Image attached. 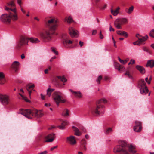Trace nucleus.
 <instances>
[{"mask_svg":"<svg viewBox=\"0 0 154 154\" xmlns=\"http://www.w3.org/2000/svg\"><path fill=\"white\" fill-rule=\"evenodd\" d=\"M70 35L72 37H76L78 35V31L72 27H70L69 29Z\"/></svg>","mask_w":154,"mask_h":154,"instance_id":"14","label":"nucleus"},{"mask_svg":"<svg viewBox=\"0 0 154 154\" xmlns=\"http://www.w3.org/2000/svg\"><path fill=\"white\" fill-rule=\"evenodd\" d=\"M72 43V41L70 40L67 39L63 41V43L66 47L67 48H70L72 47L70 45Z\"/></svg>","mask_w":154,"mask_h":154,"instance_id":"18","label":"nucleus"},{"mask_svg":"<svg viewBox=\"0 0 154 154\" xmlns=\"http://www.w3.org/2000/svg\"><path fill=\"white\" fill-rule=\"evenodd\" d=\"M0 101L3 105H8L10 101V98L9 96L6 94H0Z\"/></svg>","mask_w":154,"mask_h":154,"instance_id":"7","label":"nucleus"},{"mask_svg":"<svg viewBox=\"0 0 154 154\" xmlns=\"http://www.w3.org/2000/svg\"><path fill=\"white\" fill-rule=\"evenodd\" d=\"M80 129L82 130L84 132H86V130L85 128L83 126H81L80 128Z\"/></svg>","mask_w":154,"mask_h":154,"instance_id":"48","label":"nucleus"},{"mask_svg":"<svg viewBox=\"0 0 154 154\" xmlns=\"http://www.w3.org/2000/svg\"><path fill=\"white\" fill-rule=\"evenodd\" d=\"M53 97L57 105H58L60 103H64L66 101V100L62 99L61 96L56 92L53 94Z\"/></svg>","mask_w":154,"mask_h":154,"instance_id":"9","label":"nucleus"},{"mask_svg":"<svg viewBox=\"0 0 154 154\" xmlns=\"http://www.w3.org/2000/svg\"><path fill=\"white\" fill-rule=\"evenodd\" d=\"M112 131V128H109L106 130L105 133L106 134H108Z\"/></svg>","mask_w":154,"mask_h":154,"instance_id":"35","label":"nucleus"},{"mask_svg":"<svg viewBox=\"0 0 154 154\" xmlns=\"http://www.w3.org/2000/svg\"><path fill=\"white\" fill-rule=\"evenodd\" d=\"M57 77L63 82H65L67 81V79L63 76H57Z\"/></svg>","mask_w":154,"mask_h":154,"instance_id":"30","label":"nucleus"},{"mask_svg":"<svg viewBox=\"0 0 154 154\" xmlns=\"http://www.w3.org/2000/svg\"><path fill=\"white\" fill-rule=\"evenodd\" d=\"M125 75H128V76L129 77V78H131L132 77L130 75V74H129V73L128 72V71H127L126 72V73H125Z\"/></svg>","mask_w":154,"mask_h":154,"instance_id":"53","label":"nucleus"},{"mask_svg":"<svg viewBox=\"0 0 154 154\" xmlns=\"http://www.w3.org/2000/svg\"><path fill=\"white\" fill-rule=\"evenodd\" d=\"M149 35L150 36L154 38V29H152L150 31Z\"/></svg>","mask_w":154,"mask_h":154,"instance_id":"40","label":"nucleus"},{"mask_svg":"<svg viewBox=\"0 0 154 154\" xmlns=\"http://www.w3.org/2000/svg\"><path fill=\"white\" fill-rule=\"evenodd\" d=\"M19 63L18 61L14 62L11 66L12 69L15 72L17 71L19 67Z\"/></svg>","mask_w":154,"mask_h":154,"instance_id":"16","label":"nucleus"},{"mask_svg":"<svg viewBox=\"0 0 154 154\" xmlns=\"http://www.w3.org/2000/svg\"><path fill=\"white\" fill-rule=\"evenodd\" d=\"M51 67L50 66H49L48 68L46 69H45V71L44 72L45 74H47L48 73V70H49L51 69Z\"/></svg>","mask_w":154,"mask_h":154,"instance_id":"45","label":"nucleus"},{"mask_svg":"<svg viewBox=\"0 0 154 154\" xmlns=\"http://www.w3.org/2000/svg\"><path fill=\"white\" fill-rule=\"evenodd\" d=\"M41 99L43 100H44L45 99V97L42 94H41Z\"/></svg>","mask_w":154,"mask_h":154,"instance_id":"60","label":"nucleus"},{"mask_svg":"<svg viewBox=\"0 0 154 154\" xmlns=\"http://www.w3.org/2000/svg\"><path fill=\"white\" fill-rule=\"evenodd\" d=\"M80 145H86L87 143L85 140L82 139L80 142Z\"/></svg>","mask_w":154,"mask_h":154,"instance_id":"41","label":"nucleus"},{"mask_svg":"<svg viewBox=\"0 0 154 154\" xmlns=\"http://www.w3.org/2000/svg\"><path fill=\"white\" fill-rule=\"evenodd\" d=\"M118 59L119 62L122 64H124L126 63L127 62V61H125L124 60L121 59L119 57H118Z\"/></svg>","mask_w":154,"mask_h":154,"instance_id":"39","label":"nucleus"},{"mask_svg":"<svg viewBox=\"0 0 154 154\" xmlns=\"http://www.w3.org/2000/svg\"><path fill=\"white\" fill-rule=\"evenodd\" d=\"M115 26L117 29H122L121 25L118 22H117L116 20L114 23Z\"/></svg>","mask_w":154,"mask_h":154,"instance_id":"27","label":"nucleus"},{"mask_svg":"<svg viewBox=\"0 0 154 154\" xmlns=\"http://www.w3.org/2000/svg\"><path fill=\"white\" fill-rule=\"evenodd\" d=\"M135 146L132 144H129L126 141L120 140L119 145L114 147L113 151L115 153H119L120 154H134L136 152Z\"/></svg>","mask_w":154,"mask_h":154,"instance_id":"2","label":"nucleus"},{"mask_svg":"<svg viewBox=\"0 0 154 154\" xmlns=\"http://www.w3.org/2000/svg\"><path fill=\"white\" fill-rule=\"evenodd\" d=\"M136 36L137 38H140V37H141L138 34H136Z\"/></svg>","mask_w":154,"mask_h":154,"instance_id":"64","label":"nucleus"},{"mask_svg":"<svg viewBox=\"0 0 154 154\" xmlns=\"http://www.w3.org/2000/svg\"><path fill=\"white\" fill-rule=\"evenodd\" d=\"M72 128L73 129L74 131L75 132V134L77 136H79L81 135V134L80 132L79 129L76 127L74 126H72Z\"/></svg>","mask_w":154,"mask_h":154,"instance_id":"24","label":"nucleus"},{"mask_svg":"<svg viewBox=\"0 0 154 154\" xmlns=\"http://www.w3.org/2000/svg\"><path fill=\"white\" fill-rule=\"evenodd\" d=\"M34 87V85L32 83H29L26 85V88L27 91H28L29 97H30L32 91H35V90L33 89Z\"/></svg>","mask_w":154,"mask_h":154,"instance_id":"13","label":"nucleus"},{"mask_svg":"<svg viewBox=\"0 0 154 154\" xmlns=\"http://www.w3.org/2000/svg\"><path fill=\"white\" fill-rule=\"evenodd\" d=\"M136 68L141 73L144 74L145 73V70L143 67L140 65H137L136 66Z\"/></svg>","mask_w":154,"mask_h":154,"instance_id":"21","label":"nucleus"},{"mask_svg":"<svg viewBox=\"0 0 154 154\" xmlns=\"http://www.w3.org/2000/svg\"><path fill=\"white\" fill-rule=\"evenodd\" d=\"M80 148L81 150L85 151L87 150L86 145H80Z\"/></svg>","mask_w":154,"mask_h":154,"instance_id":"36","label":"nucleus"},{"mask_svg":"<svg viewBox=\"0 0 154 154\" xmlns=\"http://www.w3.org/2000/svg\"><path fill=\"white\" fill-rule=\"evenodd\" d=\"M5 77V76L3 72H0V78Z\"/></svg>","mask_w":154,"mask_h":154,"instance_id":"50","label":"nucleus"},{"mask_svg":"<svg viewBox=\"0 0 154 154\" xmlns=\"http://www.w3.org/2000/svg\"><path fill=\"white\" fill-rule=\"evenodd\" d=\"M117 22L119 23L121 25L128 22V20L126 18H119L116 20Z\"/></svg>","mask_w":154,"mask_h":154,"instance_id":"19","label":"nucleus"},{"mask_svg":"<svg viewBox=\"0 0 154 154\" xmlns=\"http://www.w3.org/2000/svg\"><path fill=\"white\" fill-rule=\"evenodd\" d=\"M20 113L29 119H32L33 117L40 118L44 115L42 110H38L36 109L32 110L29 109H21Z\"/></svg>","mask_w":154,"mask_h":154,"instance_id":"4","label":"nucleus"},{"mask_svg":"<svg viewBox=\"0 0 154 154\" xmlns=\"http://www.w3.org/2000/svg\"><path fill=\"white\" fill-rule=\"evenodd\" d=\"M134 8L133 6H131L128 9L126 10V12L128 14H131L133 11Z\"/></svg>","mask_w":154,"mask_h":154,"instance_id":"29","label":"nucleus"},{"mask_svg":"<svg viewBox=\"0 0 154 154\" xmlns=\"http://www.w3.org/2000/svg\"><path fill=\"white\" fill-rule=\"evenodd\" d=\"M109 31H114V29L112 27V26L111 25H110V26H109Z\"/></svg>","mask_w":154,"mask_h":154,"instance_id":"52","label":"nucleus"},{"mask_svg":"<svg viewBox=\"0 0 154 154\" xmlns=\"http://www.w3.org/2000/svg\"><path fill=\"white\" fill-rule=\"evenodd\" d=\"M67 140L71 145L75 144L76 143L75 137L73 136H71L67 137Z\"/></svg>","mask_w":154,"mask_h":154,"instance_id":"15","label":"nucleus"},{"mask_svg":"<svg viewBox=\"0 0 154 154\" xmlns=\"http://www.w3.org/2000/svg\"><path fill=\"white\" fill-rule=\"evenodd\" d=\"M57 147V146H54L53 147H51L50 149V150L51 151H53L54 149H56Z\"/></svg>","mask_w":154,"mask_h":154,"instance_id":"57","label":"nucleus"},{"mask_svg":"<svg viewBox=\"0 0 154 154\" xmlns=\"http://www.w3.org/2000/svg\"><path fill=\"white\" fill-rule=\"evenodd\" d=\"M102 101V103H106L107 102V100L105 98L101 99Z\"/></svg>","mask_w":154,"mask_h":154,"instance_id":"47","label":"nucleus"},{"mask_svg":"<svg viewBox=\"0 0 154 154\" xmlns=\"http://www.w3.org/2000/svg\"><path fill=\"white\" fill-rule=\"evenodd\" d=\"M146 67L153 68L154 66V60H148L146 65Z\"/></svg>","mask_w":154,"mask_h":154,"instance_id":"23","label":"nucleus"},{"mask_svg":"<svg viewBox=\"0 0 154 154\" xmlns=\"http://www.w3.org/2000/svg\"><path fill=\"white\" fill-rule=\"evenodd\" d=\"M19 94L20 95V96L22 97V99L24 100L26 102H29V100L27 99V97L21 94L20 93H19Z\"/></svg>","mask_w":154,"mask_h":154,"instance_id":"37","label":"nucleus"},{"mask_svg":"<svg viewBox=\"0 0 154 154\" xmlns=\"http://www.w3.org/2000/svg\"><path fill=\"white\" fill-rule=\"evenodd\" d=\"M62 114L64 116H67L69 115V111L67 109H64L62 113Z\"/></svg>","mask_w":154,"mask_h":154,"instance_id":"31","label":"nucleus"},{"mask_svg":"<svg viewBox=\"0 0 154 154\" xmlns=\"http://www.w3.org/2000/svg\"><path fill=\"white\" fill-rule=\"evenodd\" d=\"M104 111V106H92L91 108L92 113L97 116L103 114Z\"/></svg>","mask_w":154,"mask_h":154,"instance_id":"6","label":"nucleus"},{"mask_svg":"<svg viewBox=\"0 0 154 154\" xmlns=\"http://www.w3.org/2000/svg\"><path fill=\"white\" fill-rule=\"evenodd\" d=\"M8 5L11 6V7H14L15 6V4L13 1H11L8 3Z\"/></svg>","mask_w":154,"mask_h":154,"instance_id":"42","label":"nucleus"},{"mask_svg":"<svg viewBox=\"0 0 154 154\" xmlns=\"http://www.w3.org/2000/svg\"><path fill=\"white\" fill-rule=\"evenodd\" d=\"M54 89H51L48 88L47 90V95L48 97H50L51 94L52 92L54 91Z\"/></svg>","mask_w":154,"mask_h":154,"instance_id":"28","label":"nucleus"},{"mask_svg":"<svg viewBox=\"0 0 154 154\" xmlns=\"http://www.w3.org/2000/svg\"><path fill=\"white\" fill-rule=\"evenodd\" d=\"M143 50L144 51H145L146 52H149V51L148 49V48L146 47H143Z\"/></svg>","mask_w":154,"mask_h":154,"instance_id":"44","label":"nucleus"},{"mask_svg":"<svg viewBox=\"0 0 154 154\" xmlns=\"http://www.w3.org/2000/svg\"><path fill=\"white\" fill-rule=\"evenodd\" d=\"M120 71H119L120 72H123L124 71V70H125V68H124V67L123 66H120Z\"/></svg>","mask_w":154,"mask_h":154,"instance_id":"46","label":"nucleus"},{"mask_svg":"<svg viewBox=\"0 0 154 154\" xmlns=\"http://www.w3.org/2000/svg\"><path fill=\"white\" fill-rule=\"evenodd\" d=\"M28 38H26L23 36H21L20 38L19 42L17 46V48H19L24 45H28Z\"/></svg>","mask_w":154,"mask_h":154,"instance_id":"8","label":"nucleus"},{"mask_svg":"<svg viewBox=\"0 0 154 154\" xmlns=\"http://www.w3.org/2000/svg\"><path fill=\"white\" fill-rule=\"evenodd\" d=\"M65 20L67 21V22L69 23H70L72 21V18L70 17H66L65 18Z\"/></svg>","mask_w":154,"mask_h":154,"instance_id":"32","label":"nucleus"},{"mask_svg":"<svg viewBox=\"0 0 154 154\" xmlns=\"http://www.w3.org/2000/svg\"><path fill=\"white\" fill-rule=\"evenodd\" d=\"M17 3L21 7V0H17Z\"/></svg>","mask_w":154,"mask_h":154,"instance_id":"56","label":"nucleus"},{"mask_svg":"<svg viewBox=\"0 0 154 154\" xmlns=\"http://www.w3.org/2000/svg\"><path fill=\"white\" fill-rule=\"evenodd\" d=\"M102 79V76L101 75H100L98 76L97 79L96 80V82L98 84H100V81Z\"/></svg>","mask_w":154,"mask_h":154,"instance_id":"38","label":"nucleus"},{"mask_svg":"<svg viewBox=\"0 0 154 154\" xmlns=\"http://www.w3.org/2000/svg\"><path fill=\"white\" fill-rule=\"evenodd\" d=\"M145 81L148 84H150V80H148V78L146 77L145 78Z\"/></svg>","mask_w":154,"mask_h":154,"instance_id":"55","label":"nucleus"},{"mask_svg":"<svg viewBox=\"0 0 154 154\" xmlns=\"http://www.w3.org/2000/svg\"><path fill=\"white\" fill-rule=\"evenodd\" d=\"M28 42L29 41L31 43L33 44L38 43L40 42V41L38 38L33 37L28 38Z\"/></svg>","mask_w":154,"mask_h":154,"instance_id":"20","label":"nucleus"},{"mask_svg":"<svg viewBox=\"0 0 154 154\" xmlns=\"http://www.w3.org/2000/svg\"><path fill=\"white\" fill-rule=\"evenodd\" d=\"M120 8L119 7L116 9L115 10H113L112 8L111 10V13L114 16H116L119 13V11Z\"/></svg>","mask_w":154,"mask_h":154,"instance_id":"26","label":"nucleus"},{"mask_svg":"<svg viewBox=\"0 0 154 154\" xmlns=\"http://www.w3.org/2000/svg\"><path fill=\"white\" fill-rule=\"evenodd\" d=\"M102 103V101L101 99L99 100L96 102V103L97 104H99Z\"/></svg>","mask_w":154,"mask_h":154,"instance_id":"49","label":"nucleus"},{"mask_svg":"<svg viewBox=\"0 0 154 154\" xmlns=\"http://www.w3.org/2000/svg\"><path fill=\"white\" fill-rule=\"evenodd\" d=\"M138 86L140 88V92L141 94L145 95L148 93V89L146 86V82L143 79L139 81Z\"/></svg>","mask_w":154,"mask_h":154,"instance_id":"5","label":"nucleus"},{"mask_svg":"<svg viewBox=\"0 0 154 154\" xmlns=\"http://www.w3.org/2000/svg\"><path fill=\"white\" fill-rule=\"evenodd\" d=\"M45 20L46 27L49 28V30H45L41 32L40 33L41 38L45 41L49 42L52 39V35H57L54 32L57 29L58 26V21L54 18L48 17Z\"/></svg>","mask_w":154,"mask_h":154,"instance_id":"1","label":"nucleus"},{"mask_svg":"<svg viewBox=\"0 0 154 154\" xmlns=\"http://www.w3.org/2000/svg\"><path fill=\"white\" fill-rule=\"evenodd\" d=\"M5 10L8 11V14H6L2 15L0 18V20L1 21L8 24L11 22V20L16 21L18 19V17L15 8L12 9L6 7Z\"/></svg>","mask_w":154,"mask_h":154,"instance_id":"3","label":"nucleus"},{"mask_svg":"<svg viewBox=\"0 0 154 154\" xmlns=\"http://www.w3.org/2000/svg\"><path fill=\"white\" fill-rule=\"evenodd\" d=\"M61 125L58 126L57 127L60 129L63 130L64 129L65 125L68 124V122L65 121H62L61 120Z\"/></svg>","mask_w":154,"mask_h":154,"instance_id":"22","label":"nucleus"},{"mask_svg":"<svg viewBox=\"0 0 154 154\" xmlns=\"http://www.w3.org/2000/svg\"><path fill=\"white\" fill-rule=\"evenodd\" d=\"M116 33L119 35H123L126 37H127L128 36L127 33L123 31H116Z\"/></svg>","mask_w":154,"mask_h":154,"instance_id":"25","label":"nucleus"},{"mask_svg":"<svg viewBox=\"0 0 154 154\" xmlns=\"http://www.w3.org/2000/svg\"><path fill=\"white\" fill-rule=\"evenodd\" d=\"M25 56L24 54H21V57L22 59H23L25 58Z\"/></svg>","mask_w":154,"mask_h":154,"instance_id":"62","label":"nucleus"},{"mask_svg":"<svg viewBox=\"0 0 154 154\" xmlns=\"http://www.w3.org/2000/svg\"><path fill=\"white\" fill-rule=\"evenodd\" d=\"M148 38V35H146L142 38H139L138 40L134 42L133 44L135 45H139L142 44H144V42Z\"/></svg>","mask_w":154,"mask_h":154,"instance_id":"12","label":"nucleus"},{"mask_svg":"<svg viewBox=\"0 0 154 154\" xmlns=\"http://www.w3.org/2000/svg\"><path fill=\"white\" fill-rule=\"evenodd\" d=\"M130 61L131 63V64H133L135 63V61L134 60L131 59L130 60Z\"/></svg>","mask_w":154,"mask_h":154,"instance_id":"61","label":"nucleus"},{"mask_svg":"<svg viewBox=\"0 0 154 154\" xmlns=\"http://www.w3.org/2000/svg\"><path fill=\"white\" fill-rule=\"evenodd\" d=\"M55 134L54 133H51L45 137L46 140L45 141L46 142H53L55 138Z\"/></svg>","mask_w":154,"mask_h":154,"instance_id":"11","label":"nucleus"},{"mask_svg":"<svg viewBox=\"0 0 154 154\" xmlns=\"http://www.w3.org/2000/svg\"><path fill=\"white\" fill-rule=\"evenodd\" d=\"M106 6H107L106 5V4L104 5L103 7L102 8V9H104L106 8Z\"/></svg>","mask_w":154,"mask_h":154,"instance_id":"63","label":"nucleus"},{"mask_svg":"<svg viewBox=\"0 0 154 154\" xmlns=\"http://www.w3.org/2000/svg\"><path fill=\"white\" fill-rule=\"evenodd\" d=\"M52 51L54 52L56 55H57L58 54V51L56 50L55 48L53 47L51 48Z\"/></svg>","mask_w":154,"mask_h":154,"instance_id":"43","label":"nucleus"},{"mask_svg":"<svg viewBox=\"0 0 154 154\" xmlns=\"http://www.w3.org/2000/svg\"><path fill=\"white\" fill-rule=\"evenodd\" d=\"M97 32L96 30H93L92 32V34L94 35L96 34Z\"/></svg>","mask_w":154,"mask_h":154,"instance_id":"58","label":"nucleus"},{"mask_svg":"<svg viewBox=\"0 0 154 154\" xmlns=\"http://www.w3.org/2000/svg\"><path fill=\"white\" fill-rule=\"evenodd\" d=\"M83 44H84L83 42H82L81 41H79V44L80 45V46L81 47L83 46Z\"/></svg>","mask_w":154,"mask_h":154,"instance_id":"59","label":"nucleus"},{"mask_svg":"<svg viewBox=\"0 0 154 154\" xmlns=\"http://www.w3.org/2000/svg\"><path fill=\"white\" fill-rule=\"evenodd\" d=\"M69 90L75 97L79 98H81L82 97V94L80 92L74 91L71 89H69Z\"/></svg>","mask_w":154,"mask_h":154,"instance_id":"17","label":"nucleus"},{"mask_svg":"<svg viewBox=\"0 0 154 154\" xmlns=\"http://www.w3.org/2000/svg\"><path fill=\"white\" fill-rule=\"evenodd\" d=\"M48 152L47 151H45L43 152L39 153L38 154H47Z\"/></svg>","mask_w":154,"mask_h":154,"instance_id":"54","label":"nucleus"},{"mask_svg":"<svg viewBox=\"0 0 154 154\" xmlns=\"http://www.w3.org/2000/svg\"><path fill=\"white\" fill-rule=\"evenodd\" d=\"M121 65L118 63H116L115 64V68L116 69L118 70V71L120 70V68Z\"/></svg>","mask_w":154,"mask_h":154,"instance_id":"33","label":"nucleus"},{"mask_svg":"<svg viewBox=\"0 0 154 154\" xmlns=\"http://www.w3.org/2000/svg\"><path fill=\"white\" fill-rule=\"evenodd\" d=\"M100 38L101 39H102L103 38V36L102 34L101 31H100Z\"/></svg>","mask_w":154,"mask_h":154,"instance_id":"51","label":"nucleus"},{"mask_svg":"<svg viewBox=\"0 0 154 154\" xmlns=\"http://www.w3.org/2000/svg\"><path fill=\"white\" fill-rule=\"evenodd\" d=\"M135 125L134 127V131L137 132H140L142 129L141 122L137 120L135 121Z\"/></svg>","mask_w":154,"mask_h":154,"instance_id":"10","label":"nucleus"},{"mask_svg":"<svg viewBox=\"0 0 154 154\" xmlns=\"http://www.w3.org/2000/svg\"><path fill=\"white\" fill-rule=\"evenodd\" d=\"M5 82V77L0 78V84H3Z\"/></svg>","mask_w":154,"mask_h":154,"instance_id":"34","label":"nucleus"}]
</instances>
